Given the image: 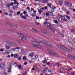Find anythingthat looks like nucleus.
<instances>
[{"label": "nucleus", "instance_id": "5", "mask_svg": "<svg viewBox=\"0 0 75 75\" xmlns=\"http://www.w3.org/2000/svg\"><path fill=\"white\" fill-rule=\"evenodd\" d=\"M48 51L50 52L49 54H50L51 55H53L55 56V57H59V56L56 53H54V52H53L52 51H51V50H48Z\"/></svg>", "mask_w": 75, "mask_h": 75}, {"label": "nucleus", "instance_id": "16", "mask_svg": "<svg viewBox=\"0 0 75 75\" xmlns=\"http://www.w3.org/2000/svg\"><path fill=\"white\" fill-rule=\"evenodd\" d=\"M13 4H16L17 5H18V4H19V3L17 2V1H16L13 3Z\"/></svg>", "mask_w": 75, "mask_h": 75}, {"label": "nucleus", "instance_id": "15", "mask_svg": "<svg viewBox=\"0 0 75 75\" xmlns=\"http://www.w3.org/2000/svg\"><path fill=\"white\" fill-rule=\"evenodd\" d=\"M47 5H48V6H49V7H50L51 8H52V7L51 6V4L50 3H49L48 2H47Z\"/></svg>", "mask_w": 75, "mask_h": 75}, {"label": "nucleus", "instance_id": "24", "mask_svg": "<svg viewBox=\"0 0 75 75\" xmlns=\"http://www.w3.org/2000/svg\"><path fill=\"white\" fill-rule=\"evenodd\" d=\"M21 17L25 20L27 18H26V17H25L24 16H21Z\"/></svg>", "mask_w": 75, "mask_h": 75}, {"label": "nucleus", "instance_id": "55", "mask_svg": "<svg viewBox=\"0 0 75 75\" xmlns=\"http://www.w3.org/2000/svg\"><path fill=\"white\" fill-rule=\"evenodd\" d=\"M70 31L71 32V33H73V32H74V30H72V29H70Z\"/></svg>", "mask_w": 75, "mask_h": 75}, {"label": "nucleus", "instance_id": "37", "mask_svg": "<svg viewBox=\"0 0 75 75\" xmlns=\"http://www.w3.org/2000/svg\"><path fill=\"white\" fill-rule=\"evenodd\" d=\"M71 70H72V68H70L68 69H67V71H71Z\"/></svg>", "mask_w": 75, "mask_h": 75}, {"label": "nucleus", "instance_id": "42", "mask_svg": "<svg viewBox=\"0 0 75 75\" xmlns=\"http://www.w3.org/2000/svg\"><path fill=\"white\" fill-rule=\"evenodd\" d=\"M10 13H13V10H10L9 11Z\"/></svg>", "mask_w": 75, "mask_h": 75}, {"label": "nucleus", "instance_id": "6", "mask_svg": "<svg viewBox=\"0 0 75 75\" xmlns=\"http://www.w3.org/2000/svg\"><path fill=\"white\" fill-rule=\"evenodd\" d=\"M68 56H69V58H70L71 59H72L73 60L74 59V57H73L71 55H68Z\"/></svg>", "mask_w": 75, "mask_h": 75}, {"label": "nucleus", "instance_id": "44", "mask_svg": "<svg viewBox=\"0 0 75 75\" xmlns=\"http://www.w3.org/2000/svg\"><path fill=\"white\" fill-rule=\"evenodd\" d=\"M45 71H46V70H45V69H43L42 70V72L43 73H45Z\"/></svg>", "mask_w": 75, "mask_h": 75}, {"label": "nucleus", "instance_id": "2", "mask_svg": "<svg viewBox=\"0 0 75 75\" xmlns=\"http://www.w3.org/2000/svg\"><path fill=\"white\" fill-rule=\"evenodd\" d=\"M40 42L42 43V44H45L46 45H47L48 46H49V47H52V44H51V42H47L44 40H43L42 41L40 40Z\"/></svg>", "mask_w": 75, "mask_h": 75}, {"label": "nucleus", "instance_id": "48", "mask_svg": "<svg viewBox=\"0 0 75 75\" xmlns=\"http://www.w3.org/2000/svg\"><path fill=\"white\" fill-rule=\"evenodd\" d=\"M56 64L57 65H60V64H59L58 62L56 63Z\"/></svg>", "mask_w": 75, "mask_h": 75}, {"label": "nucleus", "instance_id": "60", "mask_svg": "<svg viewBox=\"0 0 75 75\" xmlns=\"http://www.w3.org/2000/svg\"><path fill=\"white\" fill-rule=\"evenodd\" d=\"M27 8L28 10H30V9L29 7H27Z\"/></svg>", "mask_w": 75, "mask_h": 75}, {"label": "nucleus", "instance_id": "12", "mask_svg": "<svg viewBox=\"0 0 75 75\" xmlns=\"http://www.w3.org/2000/svg\"><path fill=\"white\" fill-rule=\"evenodd\" d=\"M42 32L43 33H44V34H48V32L45 31L44 30H42Z\"/></svg>", "mask_w": 75, "mask_h": 75}, {"label": "nucleus", "instance_id": "46", "mask_svg": "<svg viewBox=\"0 0 75 75\" xmlns=\"http://www.w3.org/2000/svg\"><path fill=\"white\" fill-rule=\"evenodd\" d=\"M0 51L1 52H3V51H4V49H1L0 50Z\"/></svg>", "mask_w": 75, "mask_h": 75}, {"label": "nucleus", "instance_id": "3", "mask_svg": "<svg viewBox=\"0 0 75 75\" xmlns=\"http://www.w3.org/2000/svg\"><path fill=\"white\" fill-rule=\"evenodd\" d=\"M56 45L58 48H59V49H60V50H62L63 51H65V49H64V48H65L67 51H68V50H69V49L68 48L64 47L61 45H59L56 44Z\"/></svg>", "mask_w": 75, "mask_h": 75}, {"label": "nucleus", "instance_id": "49", "mask_svg": "<svg viewBox=\"0 0 75 75\" xmlns=\"http://www.w3.org/2000/svg\"><path fill=\"white\" fill-rule=\"evenodd\" d=\"M32 16L33 17V16H34V17H35V16L34 15V13H32L31 14Z\"/></svg>", "mask_w": 75, "mask_h": 75}, {"label": "nucleus", "instance_id": "63", "mask_svg": "<svg viewBox=\"0 0 75 75\" xmlns=\"http://www.w3.org/2000/svg\"><path fill=\"white\" fill-rule=\"evenodd\" d=\"M8 7H10V5H7Z\"/></svg>", "mask_w": 75, "mask_h": 75}, {"label": "nucleus", "instance_id": "56", "mask_svg": "<svg viewBox=\"0 0 75 75\" xmlns=\"http://www.w3.org/2000/svg\"><path fill=\"white\" fill-rule=\"evenodd\" d=\"M36 18L37 20V19H39V17L36 16Z\"/></svg>", "mask_w": 75, "mask_h": 75}, {"label": "nucleus", "instance_id": "50", "mask_svg": "<svg viewBox=\"0 0 75 75\" xmlns=\"http://www.w3.org/2000/svg\"><path fill=\"white\" fill-rule=\"evenodd\" d=\"M46 16H48V17L49 16V14H48V13H46Z\"/></svg>", "mask_w": 75, "mask_h": 75}, {"label": "nucleus", "instance_id": "54", "mask_svg": "<svg viewBox=\"0 0 75 75\" xmlns=\"http://www.w3.org/2000/svg\"><path fill=\"white\" fill-rule=\"evenodd\" d=\"M64 21H67V19H66V18H64V19H63Z\"/></svg>", "mask_w": 75, "mask_h": 75}, {"label": "nucleus", "instance_id": "13", "mask_svg": "<svg viewBox=\"0 0 75 75\" xmlns=\"http://www.w3.org/2000/svg\"><path fill=\"white\" fill-rule=\"evenodd\" d=\"M59 4H60V6H62V1H61V0H60L59 1Z\"/></svg>", "mask_w": 75, "mask_h": 75}, {"label": "nucleus", "instance_id": "61", "mask_svg": "<svg viewBox=\"0 0 75 75\" xmlns=\"http://www.w3.org/2000/svg\"><path fill=\"white\" fill-rule=\"evenodd\" d=\"M47 65H50V62H47Z\"/></svg>", "mask_w": 75, "mask_h": 75}, {"label": "nucleus", "instance_id": "8", "mask_svg": "<svg viewBox=\"0 0 75 75\" xmlns=\"http://www.w3.org/2000/svg\"><path fill=\"white\" fill-rule=\"evenodd\" d=\"M68 41L69 43H71V44H73V41L71 39H69Z\"/></svg>", "mask_w": 75, "mask_h": 75}, {"label": "nucleus", "instance_id": "9", "mask_svg": "<svg viewBox=\"0 0 75 75\" xmlns=\"http://www.w3.org/2000/svg\"><path fill=\"white\" fill-rule=\"evenodd\" d=\"M34 53L33 52L29 54V56L30 57H33Z\"/></svg>", "mask_w": 75, "mask_h": 75}, {"label": "nucleus", "instance_id": "58", "mask_svg": "<svg viewBox=\"0 0 75 75\" xmlns=\"http://www.w3.org/2000/svg\"><path fill=\"white\" fill-rule=\"evenodd\" d=\"M32 46H33V47H35L36 45H35V44H32Z\"/></svg>", "mask_w": 75, "mask_h": 75}, {"label": "nucleus", "instance_id": "57", "mask_svg": "<svg viewBox=\"0 0 75 75\" xmlns=\"http://www.w3.org/2000/svg\"><path fill=\"white\" fill-rule=\"evenodd\" d=\"M26 73L25 72L23 73L22 75H26Z\"/></svg>", "mask_w": 75, "mask_h": 75}, {"label": "nucleus", "instance_id": "53", "mask_svg": "<svg viewBox=\"0 0 75 75\" xmlns=\"http://www.w3.org/2000/svg\"><path fill=\"white\" fill-rule=\"evenodd\" d=\"M27 62H25V63H24V65H27Z\"/></svg>", "mask_w": 75, "mask_h": 75}, {"label": "nucleus", "instance_id": "43", "mask_svg": "<svg viewBox=\"0 0 75 75\" xmlns=\"http://www.w3.org/2000/svg\"><path fill=\"white\" fill-rule=\"evenodd\" d=\"M61 22H62V23H64V22H65V21H64L63 19H62V20L61 21Z\"/></svg>", "mask_w": 75, "mask_h": 75}, {"label": "nucleus", "instance_id": "45", "mask_svg": "<svg viewBox=\"0 0 75 75\" xmlns=\"http://www.w3.org/2000/svg\"><path fill=\"white\" fill-rule=\"evenodd\" d=\"M24 14H27V11H25L23 12Z\"/></svg>", "mask_w": 75, "mask_h": 75}, {"label": "nucleus", "instance_id": "59", "mask_svg": "<svg viewBox=\"0 0 75 75\" xmlns=\"http://www.w3.org/2000/svg\"><path fill=\"white\" fill-rule=\"evenodd\" d=\"M16 49H17V50H19L20 49V47H17L16 48Z\"/></svg>", "mask_w": 75, "mask_h": 75}, {"label": "nucleus", "instance_id": "62", "mask_svg": "<svg viewBox=\"0 0 75 75\" xmlns=\"http://www.w3.org/2000/svg\"><path fill=\"white\" fill-rule=\"evenodd\" d=\"M20 16H21V17L23 16V13H20Z\"/></svg>", "mask_w": 75, "mask_h": 75}, {"label": "nucleus", "instance_id": "31", "mask_svg": "<svg viewBox=\"0 0 75 75\" xmlns=\"http://www.w3.org/2000/svg\"><path fill=\"white\" fill-rule=\"evenodd\" d=\"M69 2L68 1H65L64 2L65 4H66L67 6L68 5V4L69 3Z\"/></svg>", "mask_w": 75, "mask_h": 75}, {"label": "nucleus", "instance_id": "64", "mask_svg": "<svg viewBox=\"0 0 75 75\" xmlns=\"http://www.w3.org/2000/svg\"><path fill=\"white\" fill-rule=\"evenodd\" d=\"M45 9H47L48 8L47 6L45 7Z\"/></svg>", "mask_w": 75, "mask_h": 75}, {"label": "nucleus", "instance_id": "39", "mask_svg": "<svg viewBox=\"0 0 75 75\" xmlns=\"http://www.w3.org/2000/svg\"><path fill=\"white\" fill-rule=\"evenodd\" d=\"M47 13H48V14H49V15H50L51 16V13H52V12H50L49 11H48Z\"/></svg>", "mask_w": 75, "mask_h": 75}, {"label": "nucleus", "instance_id": "19", "mask_svg": "<svg viewBox=\"0 0 75 75\" xmlns=\"http://www.w3.org/2000/svg\"><path fill=\"white\" fill-rule=\"evenodd\" d=\"M42 63L43 64H47V61L46 60H44L42 61Z\"/></svg>", "mask_w": 75, "mask_h": 75}, {"label": "nucleus", "instance_id": "7", "mask_svg": "<svg viewBox=\"0 0 75 75\" xmlns=\"http://www.w3.org/2000/svg\"><path fill=\"white\" fill-rule=\"evenodd\" d=\"M11 66H9V67L8 68V72H11Z\"/></svg>", "mask_w": 75, "mask_h": 75}, {"label": "nucleus", "instance_id": "33", "mask_svg": "<svg viewBox=\"0 0 75 75\" xmlns=\"http://www.w3.org/2000/svg\"><path fill=\"white\" fill-rule=\"evenodd\" d=\"M35 47H36L37 48H40L41 46L39 45H36Z\"/></svg>", "mask_w": 75, "mask_h": 75}, {"label": "nucleus", "instance_id": "47", "mask_svg": "<svg viewBox=\"0 0 75 75\" xmlns=\"http://www.w3.org/2000/svg\"><path fill=\"white\" fill-rule=\"evenodd\" d=\"M10 5L11 6H13V5H14V4H13V2L11 3L10 4Z\"/></svg>", "mask_w": 75, "mask_h": 75}, {"label": "nucleus", "instance_id": "25", "mask_svg": "<svg viewBox=\"0 0 75 75\" xmlns=\"http://www.w3.org/2000/svg\"><path fill=\"white\" fill-rule=\"evenodd\" d=\"M32 29L34 31H35L36 32H37V31H38L37 30V29H33V28H32Z\"/></svg>", "mask_w": 75, "mask_h": 75}, {"label": "nucleus", "instance_id": "29", "mask_svg": "<svg viewBox=\"0 0 75 75\" xmlns=\"http://www.w3.org/2000/svg\"><path fill=\"white\" fill-rule=\"evenodd\" d=\"M21 65H19L18 66V68H19V69H21V68H22V67H21Z\"/></svg>", "mask_w": 75, "mask_h": 75}, {"label": "nucleus", "instance_id": "20", "mask_svg": "<svg viewBox=\"0 0 75 75\" xmlns=\"http://www.w3.org/2000/svg\"><path fill=\"white\" fill-rule=\"evenodd\" d=\"M53 23H54L55 24H58V21H56L55 20H54L53 21Z\"/></svg>", "mask_w": 75, "mask_h": 75}, {"label": "nucleus", "instance_id": "52", "mask_svg": "<svg viewBox=\"0 0 75 75\" xmlns=\"http://www.w3.org/2000/svg\"><path fill=\"white\" fill-rule=\"evenodd\" d=\"M71 74H72V75H75V73L74 72H72L71 73Z\"/></svg>", "mask_w": 75, "mask_h": 75}, {"label": "nucleus", "instance_id": "51", "mask_svg": "<svg viewBox=\"0 0 75 75\" xmlns=\"http://www.w3.org/2000/svg\"><path fill=\"white\" fill-rule=\"evenodd\" d=\"M48 72L50 73V72H51V70H50V69H49L48 70Z\"/></svg>", "mask_w": 75, "mask_h": 75}, {"label": "nucleus", "instance_id": "34", "mask_svg": "<svg viewBox=\"0 0 75 75\" xmlns=\"http://www.w3.org/2000/svg\"><path fill=\"white\" fill-rule=\"evenodd\" d=\"M5 54H8V51H7V50H6L5 52Z\"/></svg>", "mask_w": 75, "mask_h": 75}, {"label": "nucleus", "instance_id": "4", "mask_svg": "<svg viewBox=\"0 0 75 75\" xmlns=\"http://www.w3.org/2000/svg\"><path fill=\"white\" fill-rule=\"evenodd\" d=\"M18 35H20L21 37H22L21 40H22L23 41H26V39H25V38H26V36H25V35L20 33H18Z\"/></svg>", "mask_w": 75, "mask_h": 75}, {"label": "nucleus", "instance_id": "23", "mask_svg": "<svg viewBox=\"0 0 75 75\" xmlns=\"http://www.w3.org/2000/svg\"><path fill=\"white\" fill-rule=\"evenodd\" d=\"M6 49L7 50H8L9 49H10V46L6 45Z\"/></svg>", "mask_w": 75, "mask_h": 75}, {"label": "nucleus", "instance_id": "14", "mask_svg": "<svg viewBox=\"0 0 75 75\" xmlns=\"http://www.w3.org/2000/svg\"><path fill=\"white\" fill-rule=\"evenodd\" d=\"M57 19L59 20V21H61L62 20V19L61 18H60L59 17H57Z\"/></svg>", "mask_w": 75, "mask_h": 75}, {"label": "nucleus", "instance_id": "28", "mask_svg": "<svg viewBox=\"0 0 75 75\" xmlns=\"http://www.w3.org/2000/svg\"><path fill=\"white\" fill-rule=\"evenodd\" d=\"M41 2L42 3H46L47 1H45L44 0L41 1Z\"/></svg>", "mask_w": 75, "mask_h": 75}, {"label": "nucleus", "instance_id": "10", "mask_svg": "<svg viewBox=\"0 0 75 75\" xmlns=\"http://www.w3.org/2000/svg\"><path fill=\"white\" fill-rule=\"evenodd\" d=\"M18 8V5H16L15 6H13V8L14 10H16V9H17V8Z\"/></svg>", "mask_w": 75, "mask_h": 75}, {"label": "nucleus", "instance_id": "18", "mask_svg": "<svg viewBox=\"0 0 75 75\" xmlns=\"http://www.w3.org/2000/svg\"><path fill=\"white\" fill-rule=\"evenodd\" d=\"M8 44H11V45H12V44H14V42H11L9 41L8 42Z\"/></svg>", "mask_w": 75, "mask_h": 75}, {"label": "nucleus", "instance_id": "40", "mask_svg": "<svg viewBox=\"0 0 75 75\" xmlns=\"http://www.w3.org/2000/svg\"><path fill=\"white\" fill-rule=\"evenodd\" d=\"M20 11H18L17 13V14L18 15H20Z\"/></svg>", "mask_w": 75, "mask_h": 75}, {"label": "nucleus", "instance_id": "41", "mask_svg": "<svg viewBox=\"0 0 75 75\" xmlns=\"http://www.w3.org/2000/svg\"><path fill=\"white\" fill-rule=\"evenodd\" d=\"M2 75H7V74L6 72L3 73L2 74Z\"/></svg>", "mask_w": 75, "mask_h": 75}, {"label": "nucleus", "instance_id": "26", "mask_svg": "<svg viewBox=\"0 0 75 75\" xmlns=\"http://www.w3.org/2000/svg\"><path fill=\"white\" fill-rule=\"evenodd\" d=\"M18 59L19 61H20V60L21 59V56H20L18 58Z\"/></svg>", "mask_w": 75, "mask_h": 75}, {"label": "nucleus", "instance_id": "17", "mask_svg": "<svg viewBox=\"0 0 75 75\" xmlns=\"http://www.w3.org/2000/svg\"><path fill=\"white\" fill-rule=\"evenodd\" d=\"M67 6H69V7H71V6H72V4H71L69 2V3L67 4Z\"/></svg>", "mask_w": 75, "mask_h": 75}, {"label": "nucleus", "instance_id": "30", "mask_svg": "<svg viewBox=\"0 0 75 75\" xmlns=\"http://www.w3.org/2000/svg\"><path fill=\"white\" fill-rule=\"evenodd\" d=\"M52 8V10H55V8H56L54 6H52V8Z\"/></svg>", "mask_w": 75, "mask_h": 75}, {"label": "nucleus", "instance_id": "27", "mask_svg": "<svg viewBox=\"0 0 75 75\" xmlns=\"http://www.w3.org/2000/svg\"><path fill=\"white\" fill-rule=\"evenodd\" d=\"M15 50H16V49L12 48L11 49V51H15Z\"/></svg>", "mask_w": 75, "mask_h": 75}, {"label": "nucleus", "instance_id": "38", "mask_svg": "<svg viewBox=\"0 0 75 75\" xmlns=\"http://www.w3.org/2000/svg\"><path fill=\"white\" fill-rule=\"evenodd\" d=\"M32 41L33 42H35L36 40H34V39H32Z\"/></svg>", "mask_w": 75, "mask_h": 75}, {"label": "nucleus", "instance_id": "1", "mask_svg": "<svg viewBox=\"0 0 75 75\" xmlns=\"http://www.w3.org/2000/svg\"><path fill=\"white\" fill-rule=\"evenodd\" d=\"M44 25H47V27L48 28H50V30L53 33L55 32V28L53 27H51L52 25L51 24L48 22H47V23L45 22L44 23Z\"/></svg>", "mask_w": 75, "mask_h": 75}, {"label": "nucleus", "instance_id": "36", "mask_svg": "<svg viewBox=\"0 0 75 75\" xmlns=\"http://www.w3.org/2000/svg\"><path fill=\"white\" fill-rule=\"evenodd\" d=\"M3 66V64H0V68H2Z\"/></svg>", "mask_w": 75, "mask_h": 75}, {"label": "nucleus", "instance_id": "35", "mask_svg": "<svg viewBox=\"0 0 75 75\" xmlns=\"http://www.w3.org/2000/svg\"><path fill=\"white\" fill-rule=\"evenodd\" d=\"M13 65L15 67H17V65L16 63H15L13 64Z\"/></svg>", "mask_w": 75, "mask_h": 75}, {"label": "nucleus", "instance_id": "21", "mask_svg": "<svg viewBox=\"0 0 75 75\" xmlns=\"http://www.w3.org/2000/svg\"><path fill=\"white\" fill-rule=\"evenodd\" d=\"M23 61H25V60H26L27 59V57L26 56H24L23 57Z\"/></svg>", "mask_w": 75, "mask_h": 75}, {"label": "nucleus", "instance_id": "32", "mask_svg": "<svg viewBox=\"0 0 75 75\" xmlns=\"http://www.w3.org/2000/svg\"><path fill=\"white\" fill-rule=\"evenodd\" d=\"M66 17L67 18V19H68L69 20L70 19V17H69L68 16H66Z\"/></svg>", "mask_w": 75, "mask_h": 75}, {"label": "nucleus", "instance_id": "11", "mask_svg": "<svg viewBox=\"0 0 75 75\" xmlns=\"http://www.w3.org/2000/svg\"><path fill=\"white\" fill-rule=\"evenodd\" d=\"M43 11H42V10L41 9H39L38 10V12H39V14H41V13Z\"/></svg>", "mask_w": 75, "mask_h": 75}, {"label": "nucleus", "instance_id": "22", "mask_svg": "<svg viewBox=\"0 0 75 75\" xmlns=\"http://www.w3.org/2000/svg\"><path fill=\"white\" fill-rule=\"evenodd\" d=\"M14 57L15 58H18V55H17V54H15L14 55Z\"/></svg>", "mask_w": 75, "mask_h": 75}]
</instances>
